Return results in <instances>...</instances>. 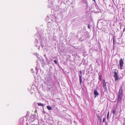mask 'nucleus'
<instances>
[{
  "label": "nucleus",
  "mask_w": 125,
  "mask_h": 125,
  "mask_svg": "<svg viewBox=\"0 0 125 125\" xmlns=\"http://www.w3.org/2000/svg\"><path fill=\"white\" fill-rule=\"evenodd\" d=\"M125 29V28H124V29H123V32H124V31Z\"/></svg>",
  "instance_id": "18"
},
{
  "label": "nucleus",
  "mask_w": 125,
  "mask_h": 125,
  "mask_svg": "<svg viewBox=\"0 0 125 125\" xmlns=\"http://www.w3.org/2000/svg\"><path fill=\"white\" fill-rule=\"evenodd\" d=\"M123 87L122 86L120 87L119 90L118 92V96L117 101L118 102H120L122 100V93H123Z\"/></svg>",
  "instance_id": "1"
},
{
  "label": "nucleus",
  "mask_w": 125,
  "mask_h": 125,
  "mask_svg": "<svg viewBox=\"0 0 125 125\" xmlns=\"http://www.w3.org/2000/svg\"><path fill=\"white\" fill-rule=\"evenodd\" d=\"M97 117L98 118V119L99 120L100 122H101V117L99 115H97Z\"/></svg>",
  "instance_id": "7"
},
{
  "label": "nucleus",
  "mask_w": 125,
  "mask_h": 125,
  "mask_svg": "<svg viewBox=\"0 0 125 125\" xmlns=\"http://www.w3.org/2000/svg\"><path fill=\"white\" fill-rule=\"evenodd\" d=\"M54 63H55L56 64H57V61L56 60H54Z\"/></svg>",
  "instance_id": "14"
},
{
  "label": "nucleus",
  "mask_w": 125,
  "mask_h": 125,
  "mask_svg": "<svg viewBox=\"0 0 125 125\" xmlns=\"http://www.w3.org/2000/svg\"><path fill=\"white\" fill-rule=\"evenodd\" d=\"M94 97H95L96 96H97L98 95H99V94L98 92L97 91V89H96L95 90H94Z\"/></svg>",
  "instance_id": "4"
},
{
  "label": "nucleus",
  "mask_w": 125,
  "mask_h": 125,
  "mask_svg": "<svg viewBox=\"0 0 125 125\" xmlns=\"http://www.w3.org/2000/svg\"><path fill=\"white\" fill-rule=\"evenodd\" d=\"M114 43V39H113V43Z\"/></svg>",
  "instance_id": "17"
},
{
  "label": "nucleus",
  "mask_w": 125,
  "mask_h": 125,
  "mask_svg": "<svg viewBox=\"0 0 125 125\" xmlns=\"http://www.w3.org/2000/svg\"><path fill=\"white\" fill-rule=\"evenodd\" d=\"M88 28L89 29H90V27L89 26V24H88Z\"/></svg>",
  "instance_id": "16"
},
{
  "label": "nucleus",
  "mask_w": 125,
  "mask_h": 125,
  "mask_svg": "<svg viewBox=\"0 0 125 125\" xmlns=\"http://www.w3.org/2000/svg\"><path fill=\"white\" fill-rule=\"evenodd\" d=\"M103 84L106 83L105 81L104 80V79L103 80Z\"/></svg>",
  "instance_id": "13"
},
{
  "label": "nucleus",
  "mask_w": 125,
  "mask_h": 125,
  "mask_svg": "<svg viewBox=\"0 0 125 125\" xmlns=\"http://www.w3.org/2000/svg\"><path fill=\"white\" fill-rule=\"evenodd\" d=\"M80 83L81 84L82 83V79L81 76H80Z\"/></svg>",
  "instance_id": "9"
},
{
  "label": "nucleus",
  "mask_w": 125,
  "mask_h": 125,
  "mask_svg": "<svg viewBox=\"0 0 125 125\" xmlns=\"http://www.w3.org/2000/svg\"><path fill=\"white\" fill-rule=\"evenodd\" d=\"M99 80L100 81H101L102 80L101 76L100 75L99 76Z\"/></svg>",
  "instance_id": "12"
},
{
  "label": "nucleus",
  "mask_w": 125,
  "mask_h": 125,
  "mask_svg": "<svg viewBox=\"0 0 125 125\" xmlns=\"http://www.w3.org/2000/svg\"><path fill=\"white\" fill-rule=\"evenodd\" d=\"M124 64V62L123 60L122 59H121L119 61V64L120 66V68L121 69H123L122 67L123 66Z\"/></svg>",
  "instance_id": "2"
},
{
  "label": "nucleus",
  "mask_w": 125,
  "mask_h": 125,
  "mask_svg": "<svg viewBox=\"0 0 125 125\" xmlns=\"http://www.w3.org/2000/svg\"><path fill=\"white\" fill-rule=\"evenodd\" d=\"M48 109L49 110H52V107L50 106L49 105L47 106H46Z\"/></svg>",
  "instance_id": "6"
},
{
  "label": "nucleus",
  "mask_w": 125,
  "mask_h": 125,
  "mask_svg": "<svg viewBox=\"0 0 125 125\" xmlns=\"http://www.w3.org/2000/svg\"><path fill=\"white\" fill-rule=\"evenodd\" d=\"M93 1H95V0H93Z\"/></svg>",
  "instance_id": "20"
},
{
  "label": "nucleus",
  "mask_w": 125,
  "mask_h": 125,
  "mask_svg": "<svg viewBox=\"0 0 125 125\" xmlns=\"http://www.w3.org/2000/svg\"><path fill=\"white\" fill-rule=\"evenodd\" d=\"M105 121V118H104L103 119V122H104Z\"/></svg>",
  "instance_id": "15"
},
{
  "label": "nucleus",
  "mask_w": 125,
  "mask_h": 125,
  "mask_svg": "<svg viewBox=\"0 0 125 125\" xmlns=\"http://www.w3.org/2000/svg\"><path fill=\"white\" fill-rule=\"evenodd\" d=\"M38 105L39 106H42V107H44V106L43 104L41 103H38Z\"/></svg>",
  "instance_id": "8"
},
{
  "label": "nucleus",
  "mask_w": 125,
  "mask_h": 125,
  "mask_svg": "<svg viewBox=\"0 0 125 125\" xmlns=\"http://www.w3.org/2000/svg\"><path fill=\"white\" fill-rule=\"evenodd\" d=\"M115 113V110H113L112 111V113L114 115Z\"/></svg>",
  "instance_id": "10"
},
{
  "label": "nucleus",
  "mask_w": 125,
  "mask_h": 125,
  "mask_svg": "<svg viewBox=\"0 0 125 125\" xmlns=\"http://www.w3.org/2000/svg\"><path fill=\"white\" fill-rule=\"evenodd\" d=\"M114 75L113 76L115 78V81H117L118 79V76L117 75V73L116 71L114 72Z\"/></svg>",
  "instance_id": "3"
},
{
  "label": "nucleus",
  "mask_w": 125,
  "mask_h": 125,
  "mask_svg": "<svg viewBox=\"0 0 125 125\" xmlns=\"http://www.w3.org/2000/svg\"><path fill=\"white\" fill-rule=\"evenodd\" d=\"M80 73H81V71H80Z\"/></svg>",
  "instance_id": "19"
},
{
  "label": "nucleus",
  "mask_w": 125,
  "mask_h": 125,
  "mask_svg": "<svg viewBox=\"0 0 125 125\" xmlns=\"http://www.w3.org/2000/svg\"><path fill=\"white\" fill-rule=\"evenodd\" d=\"M109 112L107 114V119H109Z\"/></svg>",
  "instance_id": "11"
},
{
  "label": "nucleus",
  "mask_w": 125,
  "mask_h": 125,
  "mask_svg": "<svg viewBox=\"0 0 125 125\" xmlns=\"http://www.w3.org/2000/svg\"><path fill=\"white\" fill-rule=\"evenodd\" d=\"M103 87L106 90L107 89V87L106 86V83L103 84Z\"/></svg>",
  "instance_id": "5"
}]
</instances>
